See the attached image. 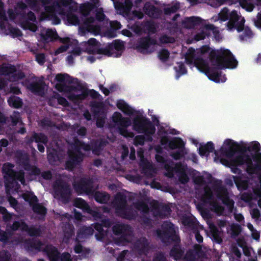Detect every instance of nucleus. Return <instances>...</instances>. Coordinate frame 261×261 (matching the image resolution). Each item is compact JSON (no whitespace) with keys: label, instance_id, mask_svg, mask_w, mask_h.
<instances>
[{"label":"nucleus","instance_id":"a18cd8bd","mask_svg":"<svg viewBox=\"0 0 261 261\" xmlns=\"http://www.w3.org/2000/svg\"><path fill=\"white\" fill-rule=\"evenodd\" d=\"M33 139H35V142L38 143H42L43 144L46 145L48 142L47 137L43 133H37L33 132Z\"/></svg>","mask_w":261,"mask_h":261},{"label":"nucleus","instance_id":"37998d69","mask_svg":"<svg viewBox=\"0 0 261 261\" xmlns=\"http://www.w3.org/2000/svg\"><path fill=\"white\" fill-rule=\"evenodd\" d=\"M73 205L75 207L82 209L85 213L89 206L86 201L81 198H75L73 201Z\"/></svg>","mask_w":261,"mask_h":261},{"label":"nucleus","instance_id":"69168bd1","mask_svg":"<svg viewBox=\"0 0 261 261\" xmlns=\"http://www.w3.org/2000/svg\"><path fill=\"white\" fill-rule=\"evenodd\" d=\"M30 167L25 168V170L29 172L31 175L39 176L41 174V170L36 166L30 165Z\"/></svg>","mask_w":261,"mask_h":261},{"label":"nucleus","instance_id":"a211bd4d","mask_svg":"<svg viewBox=\"0 0 261 261\" xmlns=\"http://www.w3.org/2000/svg\"><path fill=\"white\" fill-rule=\"evenodd\" d=\"M16 172L13 170L4 175L5 187L7 190H12L19 186L17 181L15 180Z\"/></svg>","mask_w":261,"mask_h":261},{"label":"nucleus","instance_id":"13d9d810","mask_svg":"<svg viewBox=\"0 0 261 261\" xmlns=\"http://www.w3.org/2000/svg\"><path fill=\"white\" fill-rule=\"evenodd\" d=\"M21 27L24 30H28L33 32H35L37 30V26L36 24L31 22L29 20H24L21 23Z\"/></svg>","mask_w":261,"mask_h":261},{"label":"nucleus","instance_id":"774afa93","mask_svg":"<svg viewBox=\"0 0 261 261\" xmlns=\"http://www.w3.org/2000/svg\"><path fill=\"white\" fill-rule=\"evenodd\" d=\"M230 12L227 7L223 8L219 13V18L223 21H225L229 19Z\"/></svg>","mask_w":261,"mask_h":261},{"label":"nucleus","instance_id":"a19ab883","mask_svg":"<svg viewBox=\"0 0 261 261\" xmlns=\"http://www.w3.org/2000/svg\"><path fill=\"white\" fill-rule=\"evenodd\" d=\"M143 30L147 31L148 33L154 34L156 32V27L155 23L152 21H146L141 23Z\"/></svg>","mask_w":261,"mask_h":261},{"label":"nucleus","instance_id":"7ed1b4c3","mask_svg":"<svg viewBox=\"0 0 261 261\" xmlns=\"http://www.w3.org/2000/svg\"><path fill=\"white\" fill-rule=\"evenodd\" d=\"M114 234L116 236L120 235L115 239V243L118 246H123L129 242L128 237L132 232V227L125 224H117L112 227Z\"/></svg>","mask_w":261,"mask_h":261},{"label":"nucleus","instance_id":"58836bf2","mask_svg":"<svg viewBox=\"0 0 261 261\" xmlns=\"http://www.w3.org/2000/svg\"><path fill=\"white\" fill-rule=\"evenodd\" d=\"M8 102L10 107L16 109L20 108L23 105L22 99L20 97L15 96L9 97Z\"/></svg>","mask_w":261,"mask_h":261},{"label":"nucleus","instance_id":"20e7f679","mask_svg":"<svg viewBox=\"0 0 261 261\" xmlns=\"http://www.w3.org/2000/svg\"><path fill=\"white\" fill-rule=\"evenodd\" d=\"M54 189L55 195L63 203L66 204L70 201L71 189L67 183L62 180H57L54 185Z\"/></svg>","mask_w":261,"mask_h":261},{"label":"nucleus","instance_id":"c85d7f7f","mask_svg":"<svg viewBox=\"0 0 261 261\" xmlns=\"http://www.w3.org/2000/svg\"><path fill=\"white\" fill-rule=\"evenodd\" d=\"M41 38L46 42L54 41L58 40L59 36L56 30L51 29L46 30L44 34H41Z\"/></svg>","mask_w":261,"mask_h":261},{"label":"nucleus","instance_id":"2f4dec72","mask_svg":"<svg viewBox=\"0 0 261 261\" xmlns=\"http://www.w3.org/2000/svg\"><path fill=\"white\" fill-rule=\"evenodd\" d=\"M17 71L16 67L14 65L8 64L0 65V74L5 76H11Z\"/></svg>","mask_w":261,"mask_h":261},{"label":"nucleus","instance_id":"4d7b16f0","mask_svg":"<svg viewBox=\"0 0 261 261\" xmlns=\"http://www.w3.org/2000/svg\"><path fill=\"white\" fill-rule=\"evenodd\" d=\"M171 210L167 205H161L158 210V214L160 217H165L170 214Z\"/></svg>","mask_w":261,"mask_h":261},{"label":"nucleus","instance_id":"8fccbe9b","mask_svg":"<svg viewBox=\"0 0 261 261\" xmlns=\"http://www.w3.org/2000/svg\"><path fill=\"white\" fill-rule=\"evenodd\" d=\"M24 231L27 232L31 237H39L41 233V230L40 227L36 228L34 226H29L25 228Z\"/></svg>","mask_w":261,"mask_h":261},{"label":"nucleus","instance_id":"f8f14e48","mask_svg":"<svg viewBox=\"0 0 261 261\" xmlns=\"http://www.w3.org/2000/svg\"><path fill=\"white\" fill-rule=\"evenodd\" d=\"M95 18L92 16L86 18L83 21V25L80 27L81 32L85 33L86 32L92 33L94 35L98 34L101 31V27L99 25H94Z\"/></svg>","mask_w":261,"mask_h":261},{"label":"nucleus","instance_id":"393cba45","mask_svg":"<svg viewBox=\"0 0 261 261\" xmlns=\"http://www.w3.org/2000/svg\"><path fill=\"white\" fill-rule=\"evenodd\" d=\"M116 203V211L117 213L119 212V210L125 208L127 205L126 196L121 193H118L115 197Z\"/></svg>","mask_w":261,"mask_h":261},{"label":"nucleus","instance_id":"aec40b11","mask_svg":"<svg viewBox=\"0 0 261 261\" xmlns=\"http://www.w3.org/2000/svg\"><path fill=\"white\" fill-rule=\"evenodd\" d=\"M247 147L248 151L251 153L252 159L254 161H261V153L258 152L260 150V144L257 141H253Z\"/></svg>","mask_w":261,"mask_h":261},{"label":"nucleus","instance_id":"de8ad7c7","mask_svg":"<svg viewBox=\"0 0 261 261\" xmlns=\"http://www.w3.org/2000/svg\"><path fill=\"white\" fill-rule=\"evenodd\" d=\"M182 224L188 227L194 229L197 227V222L195 218L190 217H185L182 220Z\"/></svg>","mask_w":261,"mask_h":261},{"label":"nucleus","instance_id":"9b49d317","mask_svg":"<svg viewBox=\"0 0 261 261\" xmlns=\"http://www.w3.org/2000/svg\"><path fill=\"white\" fill-rule=\"evenodd\" d=\"M214 191L218 199L221 200L224 204L229 208L233 207L234 201L229 198L226 189L219 185L215 186Z\"/></svg>","mask_w":261,"mask_h":261},{"label":"nucleus","instance_id":"473e14b6","mask_svg":"<svg viewBox=\"0 0 261 261\" xmlns=\"http://www.w3.org/2000/svg\"><path fill=\"white\" fill-rule=\"evenodd\" d=\"M108 144V142L104 139L97 140L92 145V150L95 153H100Z\"/></svg>","mask_w":261,"mask_h":261},{"label":"nucleus","instance_id":"f704fd0d","mask_svg":"<svg viewBox=\"0 0 261 261\" xmlns=\"http://www.w3.org/2000/svg\"><path fill=\"white\" fill-rule=\"evenodd\" d=\"M185 143L183 140L178 137H176L169 142V147L171 149H180L185 147Z\"/></svg>","mask_w":261,"mask_h":261},{"label":"nucleus","instance_id":"864d4df0","mask_svg":"<svg viewBox=\"0 0 261 261\" xmlns=\"http://www.w3.org/2000/svg\"><path fill=\"white\" fill-rule=\"evenodd\" d=\"M120 214L121 216L125 219L128 220H132L135 218V214L133 211L129 210L127 211L125 208L121 209L119 210V212L118 214Z\"/></svg>","mask_w":261,"mask_h":261},{"label":"nucleus","instance_id":"2eb2a0df","mask_svg":"<svg viewBox=\"0 0 261 261\" xmlns=\"http://www.w3.org/2000/svg\"><path fill=\"white\" fill-rule=\"evenodd\" d=\"M50 261H59L60 252L55 246L51 244L46 245L42 250Z\"/></svg>","mask_w":261,"mask_h":261},{"label":"nucleus","instance_id":"4468645a","mask_svg":"<svg viewBox=\"0 0 261 261\" xmlns=\"http://www.w3.org/2000/svg\"><path fill=\"white\" fill-rule=\"evenodd\" d=\"M156 44V40L149 36L140 38L138 41L137 49L141 53L147 52L150 45Z\"/></svg>","mask_w":261,"mask_h":261},{"label":"nucleus","instance_id":"f3484780","mask_svg":"<svg viewBox=\"0 0 261 261\" xmlns=\"http://www.w3.org/2000/svg\"><path fill=\"white\" fill-rule=\"evenodd\" d=\"M134 248L140 255H146L149 251V243L147 239L143 237L137 240L134 244Z\"/></svg>","mask_w":261,"mask_h":261},{"label":"nucleus","instance_id":"4be33fe9","mask_svg":"<svg viewBox=\"0 0 261 261\" xmlns=\"http://www.w3.org/2000/svg\"><path fill=\"white\" fill-rule=\"evenodd\" d=\"M45 84L43 82H32L28 88L35 95L42 96L44 94Z\"/></svg>","mask_w":261,"mask_h":261},{"label":"nucleus","instance_id":"7c9ffc66","mask_svg":"<svg viewBox=\"0 0 261 261\" xmlns=\"http://www.w3.org/2000/svg\"><path fill=\"white\" fill-rule=\"evenodd\" d=\"M140 166L141 167V173L145 175L149 176L153 170L152 164L146 159L141 161Z\"/></svg>","mask_w":261,"mask_h":261},{"label":"nucleus","instance_id":"9d476101","mask_svg":"<svg viewBox=\"0 0 261 261\" xmlns=\"http://www.w3.org/2000/svg\"><path fill=\"white\" fill-rule=\"evenodd\" d=\"M68 159L66 161L65 166L69 171L72 170L76 165L81 163L83 160L84 154L82 152H76L74 151H68Z\"/></svg>","mask_w":261,"mask_h":261},{"label":"nucleus","instance_id":"bf43d9fd","mask_svg":"<svg viewBox=\"0 0 261 261\" xmlns=\"http://www.w3.org/2000/svg\"><path fill=\"white\" fill-rule=\"evenodd\" d=\"M85 213L90 215L93 218L94 220L97 221L100 220L102 217V214L100 212L96 209L92 208L90 206L87 208Z\"/></svg>","mask_w":261,"mask_h":261},{"label":"nucleus","instance_id":"b1692460","mask_svg":"<svg viewBox=\"0 0 261 261\" xmlns=\"http://www.w3.org/2000/svg\"><path fill=\"white\" fill-rule=\"evenodd\" d=\"M185 249L182 248L179 244L174 245L170 252V255L174 260L177 261L184 257Z\"/></svg>","mask_w":261,"mask_h":261},{"label":"nucleus","instance_id":"39448f33","mask_svg":"<svg viewBox=\"0 0 261 261\" xmlns=\"http://www.w3.org/2000/svg\"><path fill=\"white\" fill-rule=\"evenodd\" d=\"M133 128L138 133H143L148 129L155 130L154 125L146 117L137 116L133 120Z\"/></svg>","mask_w":261,"mask_h":261},{"label":"nucleus","instance_id":"052dcab7","mask_svg":"<svg viewBox=\"0 0 261 261\" xmlns=\"http://www.w3.org/2000/svg\"><path fill=\"white\" fill-rule=\"evenodd\" d=\"M67 20L68 22L73 25H77L80 24V19L79 17L71 12H69L67 14Z\"/></svg>","mask_w":261,"mask_h":261},{"label":"nucleus","instance_id":"72a5a7b5","mask_svg":"<svg viewBox=\"0 0 261 261\" xmlns=\"http://www.w3.org/2000/svg\"><path fill=\"white\" fill-rule=\"evenodd\" d=\"M88 92L86 90H84L80 94H75L72 93H69L67 97L73 103H77L85 99L88 96Z\"/></svg>","mask_w":261,"mask_h":261},{"label":"nucleus","instance_id":"bb28decb","mask_svg":"<svg viewBox=\"0 0 261 261\" xmlns=\"http://www.w3.org/2000/svg\"><path fill=\"white\" fill-rule=\"evenodd\" d=\"M60 7L58 2H55L52 5L47 6L44 8V11L41 13V16L47 19L56 13V8Z\"/></svg>","mask_w":261,"mask_h":261},{"label":"nucleus","instance_id":"cd10ccee","mask_svg":"<svg viewBox=\"0 0 261 261\" xmlns=\"http://www.w3.org/2000/svg\"><path fill=\"white\" fill-rule=\"evenodd\" d=\"M92 193L95 200L99 203H107L110 198V195L106 192L93 191Z\"/></svg>","mask_w":261,"mask_h":261},{"label":"nucleus","instance_id":"5701e85b","mask_svg":"<svg viewBox=\"0 0 261 261\" xmlns=\"http://www.w3.org/2000/svg\"><path fill=\"white\" fill-rule=\"evenodd\" d=\"M43 244L39 240L35 239H28L24 242V247L28 250L33 251L36 250L38 251H42V247Z\"/></svg>","mask_w":261,"mask_h":261},{"label":"nucleus","instance_id":"338daca9","mask_svg":"<svg viewBox=\"0 0 261 261\" xmlns=\"http://www.w3.org/2000/svg\"><path fill=\"white\" fill-rule=\"evenodd\" d=\"M30 8L35 11H39L40 9V5L39 0H25Z\"/></svg>","mask_w":261,"mask_h":261},{"label":"nucleus","instance_id":"c03bdc74","mask_svg":"<svg viewBox=\"0 0 261 261\" xmlns=\"http://www.w3.org/2000/svg\"><path fill=\"white\" fill-rule=\"evenodd\" d=\"M211 233L212 236L215 242L218 244H221L222 242V239L220 234V231L215 225L210 226Z\"/></svg>","mask_w":261,"mask_h":261},{"label":"nucleus","instance_id":"412c9836","mask_svg":"<svg viewBox=\"0 0 261 261\" xmlns=\"http://www.w3.org/2000/svg\"><path fill=\"white\" fill-rule=\"evenodd\" d=\"M201 19L198 17L191 16L185 17L181 21V25L187 29H194L195 26L200 24Z\"/></svg>","mask_w":261,"mask_h":261},{"label":"nucleus","instance_id":"0eeeda50","mask_svg":"<svg viewBox=\"0 0 261 261\" xmlns=\"http://www.w3.org/2000/svg\"><path fill=\"white\" fill-rule=\"evenodd\" d=\"M206 254L199 244H195L193 249L187 251L182 257V261H199L205 257Z\"/></svg>","mask_w":261,"mask_h":261},{"label":"nucleus","instance_id":"6ab92c4d","mask_svg":"<svg viewBox=\"0 0 261 261\" xmlns=\"http://www.w3.org/2000/svg\"><path fill=\"white\" fill-rule=\"evenodd\" d=\"M145 13L149 17L159 18L162 14L161 10L149 3H146L143 7Z\"/></svg>","mask_w":261,"mask_h":261},{"label":"nucleus","instance_id":"423d86ee","mask_svg":"<svg viewBox=\"0 0 261 261\" xmlns=\"http://www.w3.org/2000/svg\"><path fill=\"white\" fill-rule=\"evenodd\" d=\"M230 163H232L233 166H239L244 164L247 166V171L248 172H254V169H261V165L256 164L255 167L253 166L252 158L250 155H242L238 154L233 158L230 160Z\"/></svg>","mask_w":261,"mask_h":261},{"label":"nucleus","instance_id":"6e6d98bb","mask_svg":"<svg viewBox=\"0 0 261 261\" xmlns=\"http://www.w3.org/2000/svg\"><path fill=\"white\" fill-rule=\"evenodd\" d=\"M178 67H174V69L176 71V78L178 79L181 75L186 74L187 70L186 68L185 64L180 62H178Z\"/></svg>","mask_w":261,"mask_h":261},{"label":"nucleus","instance_id":"dca6fc26","mask_svg":"<svg viewBox=\"0 0 261 261\" xmlns=\"http://www.w3.org/2000/svg\"><path fill=\"white\" fill-rule=\"evenodd\" d=\"M114 6L118 13L121 15H127L133 7L130 0H124V2L117 1L114 3Z\"/></svg>","mask_w":261,"mask_h":261},{"label":"nucleus","instance_id":"1a4fd4ad","mask_svg":"<svg viewBox=\"0 0 261 261\" xmlns=\"http://www.w3.org/2000/svg\"><path fill=\"white\" fill-rule=\"evenodd\" d=\"M239 16L236 10H233L230 12L229 15V20L227 24L229 30L235 29L238 32L243 31L245 20L243 19L239 21Z\"/></svg>","mask_w":261,"mask_h":261},{"label":"nucleus","instance_id":"e2e57ef3","mask_svg":"<svg viewBox=\"0 0 261 261\" xmlns=\"http://www.w3.org/2000/svg\"><path fill=\"white\" fill-rule=\"evenodd\" d=\"M110 46L112 47L113 53L114 49L119 51H122L124 49V45L123 42L119 40H115L113 43H110Z\"/></svg>","mask_w":261,"mask_h":261},{"label":"nucleus","instance_id":"680f3d73","mask_svg":"<svg viewBox=\"0 0 261 261\" xmlns=\"http://www.w3.org/2000/svg\"><path fill=\"white\" fill-rule=\"evenodd\" d=\"M187 152L186 151L185 148L184 147L179 149L176 151L172 152L170 155L174 160H179L184 158Z\"/></svg>","mask_w":261,"mask_h":261},{"label":"nucleus","instance_id":"79ce46f5","mask_svg":"<svg viewBox=\"0 0 261 261\" xmlns=\"http://www.w3.org/2000/svg\"><path fill=\"white\" fill-rule=\"evenodd\" d=\"M28 227V224L23 220L20 221H15L12 225H10V228L15 231L21 230L24 231V229Z\"/></svg>","mask_w":261,"mask_h":261},{"label":"nucleus","instance_id":"f257e3e1","mask_svg":"<svg viewBox=\"0 0 261 261\" xmlns=\"http://www.w3.org/2000/svg\"><path fill=\"white\" fill-rule=\"evenodd\" d=\"M185 61L187 64L193 65L216 83L225 82L226 80L225 75L221 79L222 72L219 70L234 68L238 65L237 60L229 49H212L208 45L196 49L190 47L185 55Z\"/></svg>","mask_w":261,"mask_h":261},{"label":"nucleus","instance_id":"e433bc0d","mask_svg":"<svg viewBox=\"0 0 261 261\" xmlns=\"http://www.w3.org/2000/svg\"><path fill=\"white\" fill-rule=\"evenodd\" d=\"M204 193L202 195L201 199L205 203H209L214 199L213 193L211 188L206 186L203 188Z\"/></svg>","mask_w":261,"mask_h":261},{"label":"nucleus","instance_id":"3c124183","mask_svg":"<svg viewBox=\"0 0 261 261\" xmlns=\"http://www.w3.org/2000/svg\"><path fill=\"white\" fill-rule=\"evenodd\" d=\"M56 88L60 92H71L72 91H76L77 90V88L76 86H68L66 85L64 83L57 84Z\"/></svg>","mask_w":261,"mask_h":261},{"label":"nucleus","instance_id":"09e8293b","mask_svg":"<svg viewBox=\"0 0 261 261\" xmlns=\"http://www.w3.org/2000/svg\"><path fill=\"white\" fill-rule=\"evenodd\" d=\"M64 238L68 240L70 239L74 234V228L72 225L70 224H66L64 229Z\"/></svg>","mask_w":261,"mask_h":261},{"label":"nucleus","instance_id":"0e129e2a","mask_svg":"<svg viewBox=\"0 0 261 261\" xmlns=\"http://www.w3.org/2000/svg\"><path fill=\"white\" fill-rule=\"evenodd\" d=\"M23 199L25 201H28L30 205L32 207L33 205L35 204V203H38V199L37 197L34 195L31 194H24L23 196Z\"/></svg>","mask_w":261,"mask_h":261},{"label":"nucleus","instance_id":"ddd939ff","mask_svg":"<svg viewBox=\"0 0 261 261\" xmlns=\"http://www.w3.org/2000/svg\"><path fill=\"white\" fill-rule=\"evenodd\" d=\"M224 145L226 146L221 148L223 152L227 157L232 158L239 146L238 143L231 139H227L224 141Z\"/></svg>","mask_w":261,"mask_h":261},{"label":"nucleus","instance_id":"ea45409f","mask_svg":"<svg viewBox=\"0 0 261 261\" xmlns=\"http://www.w3.org/2000/svg\"><path fill=\"white\" fill-rule=\"evenodd\" d=\"M32 208L35 214L40 216L42 218H44L47 213L46 208L39 203H35Z\"/></svg>","mask_w":261,"mask_h":261},{"label":"nucleus","instance_id":"4c0bfd02","mask_svg":"<svg viewBox=\"0 0 261 261\" xmlns=\"http://www.w3.org/2000/svg\"><path fill=\"white\" fill-rule=\"evenodd\" d=\"M117 106L119 109L127 115H130L133 114L134 110L123 100L118 101Z\"/></svg>","mask_w":261,"mask_h":261},{"label":"nucleus","instance_id":"a878e982","mask_svg":"<svg viewBox=\"0 0 261 261\" xmlns=\"http://www.w3.org/2000/svg\"><path fill=\"white\" fill-rule=\"evenodd\" d=\"M199 154L201 156H207L210 153L215 150L214 143L211 142H208L204 145H200L199 147Z\"/></svg>","mask_w":261,"mask_h":261},{"label":"nucleus","instance_id":"c756f323","mask_svg":"<svg viewBox=\"0 0 261 261\" xmlns=\"http://www.w3.org/2000/svg\"><path fill=\"white\" fill-rule=\"evenodd\" d=\"M232 178L239 190L242 191L247 189L249 185V182L247 179H243L241 176L233 175Z\"/></svg>","mask_w":261,"mask_h":261},{"label":"nucleus","instance_id":"603ef678","mask_svg":"<svg viewBox=\"0 0 261 261\" xmlns=\"http://www.w3.org/2000/svg\"><path fill=\"white\" fill-rule=\"evenodd\" d=\"M18 160L20 165L23 167L24 169L27 167H30V158L29 155L26 153H21L18 157Z\"/></svg>","mask_w":261,"mask_h":261},{"label":"nucleus","instance_id":"6e6552de","mask_svg":"<svg viewBox=\"0 0 261 261\" xmlns=\"http://www.w3.org/2000/svg\"><path fill=\"white\" fill-rule=\"evenodd\" d=\"M73 186L75 191L79 194H89L93 192V182L90 178H81Z\"/></svg>","mask_w":261,"mask_h":261},{"label":"nucleus","instance_id":"49530a36","mask_svg":"<svg viewBox=\"0 0 261 261\" xmlns=\"http://www.w3.org/2000/svg\"><path fill=\"white\" fill-rule=\"evenodd\" d=\"M94 232L93 228L90 226H83L79 230L77 236L81 238H86L88 236L93 234Z\"/></svg>","mask_w":261,"mask_h":261},{"label":"nucleus","instance_id":"5fc2aeb1","mask_svg":"<svg viewBox=\"0 0 261 261\" xmlns=\"http://www.w3.org/2000/svg\"><path fill=\"white\" fill-rule=\"evenodd\" d=\"M180 8V4L178 2L175 3L174 5L165 8L164 9V13L166 15H170L171 14L175 13Z\"/></svg>","mask_w":261,"mask_h":261},{"label":"nucleus","instance_id":"c9c22d12","mask_svg":"<svg viewBox=\"0 0 261 261\" xmlns=\"http://www.w3.org/2000/svg\"><path fill=\"white\" fill-rule=\"evenodd\" d=\"M96 8V6L92 3L88 2L82 4L80 6V11L83 16L86 17L90 12Z\"/></svg>","mask_w":261,"mask_h":261},{"label":"nucleus","instance_id":"f03ea898","mask_svg":"<svg viewBox=\"0 0 261 261\" xmlns=\"http://www.w3.org/2000/svg\"><path fill=\"white\" fill-rule=\"evenodd\" d=\"M158 237L163 243H170L179 240L176 234L174 225L169 221H165L161 227V229L156 230Z\"/></svg>","mask_w":261,"mask_h":261}]
</instances>
